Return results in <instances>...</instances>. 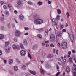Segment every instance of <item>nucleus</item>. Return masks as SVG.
Returning a JSON list of instances; mask_svg holds the SVG:
<instances>
[{"label":"nucleus","mask_w":76,"mask_h":76,"mask_svg":"<svg viewBox=\"0 0 76 76\" xmlns=\"http://www.w3.org/2000/svg\"><path fill=\"white\" fill-rule=\"evenodd\" d=\"M38 15L36 14L34 15L33 17L34 20V24H41L43 23V20L40 18H38Z\"/></svg>","instance_id":"f257e3e1"},{"label":"nucleus","mask_w":76,"mask_h":76,"mask_svg":"<svg viewBox=\"0 0 76 76\" xmlns=\"http://www.w3.org/2000/svg\"><path fill=\"white\" fill-rule=\"evenodd\" d=\"M67 43H66V42H63L62 43L61 46L62 47V48L64 49V48H67Z\"/></svg>","instance_id":"f03ea898"},{"label":"nucleus","mask_w":76,"mask_h":76,"mask_svg":"<svg viewBox=\"0 0 76 76\" xmlns=\"http://www.w3.org/2000/svg\"><path fill=\"white\" fill-rule=\"evenodd\" d=\"M50 39H51V41H52V42H54V41H55L56 40L55 39V35H54V34H51L50 36Z\"/></svg>","instance_id":"7ed1b4c3"},{"label":"nucleus","mask_w":76,"mask_h":76,"mask_svg":"<svg viewBox=\"0 0 76 76\" xmlns=\"http://www.w3.org/2000/svg\"><path fill=\"white\" fill-rule=\"evenodd\" d=\"M26 52L25 50H22L20 51V54L22 56H25V55H26Z\"/></svg>","instance_id":"20e7f679"},{"label":"nucleus","mask_w":76,"mask_h":76,"mask_svg":"<svg viewBox=\"0 0 76 76\" xmlns=\"http://www.w3.org/2000/svg\"><path fill=\"white\" fill-rule=\"evenodd\" d=\"M51 20L53 26H57V24L56 23V20L54 19L53 20L51 19Z\"/></svg>","instance_id":"39448f33"},{"label":"nucleus","mask_w":76,"mask_h":76,"mask_svg":"<svg viewBox=\"0 0 76 76\" xmlns=\"http://www.w3.org/2000/svg\"><path fill=\"white\" fill-rule=\"evenodd\" d=\"M17 4L18 6H21L22 4V0H18L17 1Z\"/></svg>","instance_id":"423d86ee"},{"label":"nucleus","mask_w":76,"mask_h":76,"mask_svg":"<svg viewBox=\"0 0 76 76\" xmlns=\"http://www.w3.org/2000/svg\"><path fill=\"white\" fill-rule=\"evenodd\" d=\"M65 72L67 73H69L70 72V69L69 66H67L66 69L65 70Z\"/></svg>","instance_id":"0eeeda50"},{"label":"nucleus","mask_w":76,"mask_h":76,"mask_svg":"<svg viewBox=\"0 0 76 76\" xmlns=\"http://www.w3.org/2000/svg\"><path fill=\"white\" fill-rule=\"evenodd\" d=\"M20 34V31L17 30L15 32V35L16 37H18V36H19Z\"/></svg>","instance_id":"6e6552de"},{"label":"nucleus","mask_w":76,"mask_h":76,"mask_svg":"<svg viewBox=\"0 0 76 76\" xmlns=\"http://www.w3.org/2000/svg\"><path fill=\"white\" fill-rule=\"evenodd\" d=\"M70 37H71V42L72 43L74 42L73 40H74V39L75 38V37L74 35L71 34L70 35Z\"/></svg>","instance_id":"1a4fd4ad"},{"label":"nucleus","mask_w":76,"mask_h":76,"mask_svg":"<svg viewBox=\"0 0 76 76\" xmlns=\"http://www.w3.org/2000/svg\"><path fill=\"white\" fill-rule=\"evenodd\" d=\"M38 47V46L37 45H34L32 47V49L34 50H37Z\"/></svg>","instance_id":"9d476101"},{"label":"nucleus","mask_w":76,"mask_h":76,"mask_svg":"<svg viewBox=\"0 0 76 76\" xmlns=\"http://www.w3.org/2000/svg\"><path fill=\"white\" fill-rule=\"evenodd\" d=\"M55 32L56 35H57V34H58V37H61V35H62V34H61V32H58L57 30H56L55 31Z\"/></svg>","instance_id":"9b49d317"},{"label":"nucleus","mask_w":76,"mask_h":76,"mask_svg":"<svg viewBox=\"0 0 76 76\" xmlns=\"http://www.w3.org/2000/svg\"><path fill=\"white\" fill-rule=\"evenodd\" d=\"M40 73L41 74H42V75H44V74L45 73L44 70L42 68H41Z\"/></svg>","instance_id":"f8f14e48"},{"label":"nucleus","mask_w":76,"mask_h":76,"mask_svg":"<svg viewBox=\"0 0 76 76\" xmlns=\"http://www.w3.org/2000/svg\"><path fill=\"white\" fill-rule=\"evenodd\" d=\"M23 44V45H26L28 44V43L27 42V41H26V40L25 39H24Z\"/></svg>","instance_id":"ddd939ff"},{"label":"nucleus","mask_w":76,"mask_h":76,"mask_svg":"<svg viewBox=\"0 0 76 76\" xmlns=\"http://www.w3.org/2000/svg\"><path fill=\"white\" fill-rule=\"evenodd\" d=\"M30 72L31 74H32L33 75H36V72L35 71H32L30 70Z\"/></svg>","instance_id":"4468645a"},{"label":"nucleus","mask_w":76,"mask_h":76,"mask_svg":"<svg viewBox=\"0 0 76 76\" xmlns=\"http://www.w3.org/2000/svg\"><path fill=\"white\" fill-rule=\"evenodd\" d=\"M4 13L7 16H9V15H10V13H9V12L7 11H5L4 12Z\"/></svg>","instance_id":"2eb2a0df"},{"label":"nucleus","mask_w":76,"mask_h":76,"mask_svg":"<svg viewBox=\"0 0 76 76\" xmlns=\"http://www.w3.org/2000/svg\"><path fill=\"white\" fill-rule=\"evenodd\" d=\"M19 18L20 20H23L24 18V16L22 15H21L19 16Z\"/></svg>","instance_id":"dca6fc26"},{"label":"nucleus","mask_w":76,"mask_h":76,"mask_svg":"<svg viewBox=\"0 0 76 76\" xmlns=\"http://www.w3.org/2000/svg\"><path fill=\"white\" fill-rule=\"evenodd\" d=\"M10 48L9 47L8 49H5V51L6 53H9L10 51Z\"/></svg>","instance_id":"f3484780"},{"label":"nucleus","mask_w":76,"mask_h":76,"mask_svg":"<svg viewBox=\"0 0 76 76\" xmlns=\"http://www.w3.org/2000/svg\"><path fill=\"white\" fill-rule=\"evenodd\" d=\"M13 63V59H10L9 60V64H12Z\"/></svg>","instance_id":"a211bd4d"},{"label":"nucleus","mask_w":76,"mask_h":76,"mask_svg":"<svg viewBox=\"0 0 76 76\" xmlns=\"http://www.w3.org/2000/svg\"><path fill=\"white\" fill-rule=\"evenodd\" d=\"M4 17H1V18L0 20L2 22H4Z\"/></svg>","instance_id":"6ab92c4d"},{"label":"nucleus","mask_w":76,"mask_h":76,"mask_svg":"<svg viewBox=\"0 0 76 76\" xmlns=\"http://www.w3.org/2000/svg\"><path fill=\"white\" fill-rule=\"evenodd\" d=\"M57 12L58 14H61V10L60 9H58L57 10Z\"/></svg>","instance_id":"aec40b11"},{"label":"nucleus","mask_w":76,"mask_h":76,"mask_svg":"<svg viewBox=\"0 0 76 76\" xmlns=\"http://www.w3.org/2000/svg\"><path fill=\"white\" fill-rule=\"evenodd\" d=\"M49 32V30H48V29H47L45 31V32L46 34V35L47 36L48 35V32Z\"/></svg>","instance_id":"412c9836"},{"label":"nucleus","mask_w":76,"mask_h":76,"mask_svg":"<svg viewBox=\"0 0 76 76\" xmlns=\"http://www.w3.org/2000/svg\"><path fill=\"white\" fill-rule=\"evenodd\" d=\"M37 4L39 6H41L42 4V2L41 1L38 2L37 3Z\"/></svg>","instance_id":"4be33fe9"},{"label":"nucleus","mask_w":76,"mask_h":76,"mask_svg":"<svg viewBox=\"0 0 76 76\" xmlns=\"http://www.w3.org/2000/svg\"><path fill=\"white\" fill-rule=\"evenodd\" d=\"M6 4V2L1 1V5H3V4Z\"/></svg>","instance_id":"5701e85b"},{"label":"nucleus","mask_w":76,"mask_h":76,"mask_svg":"<svg viewBox=\"0 0 76 76\" xmlns=\"http://www.w3.org/2000/svg\"><path fill=\"white\" fill-rule=\"evenodd\" d=\"M28 57L30 58V59H32V56H31V54H30V53H29L28 52Z\"/></svg>","instance_id":"b1692460"},{"label":"nucleus","mask_w":76,"mask_h":76,"mask_svg":"<svg viewBox=\"0 0 76 76\" xmlns=\"http://www.w3.org/2000/svg\"><path fill=\"white\" fill-rule=\"evenodd\" d=\"M22 69L23 70H25L26 69V66L25 65H23L22 66Z\"/></svg>","instance_id":"393cba45"},{"label":"nucleus","mask_w":76,"mask_h":76,"mask_svg":"<svg viewBox=\"0 0 76 76\" xmlns=\"http://www.w3.org/2000/svg\"><path fill=\"white\" fill-rule=\"evenodd\" d=\"M4 38V35L2 34H0V39H3V38Z\"/></svg>","instance_id":"a878e982"},{"label":"nucleus","mask_w":76,"mask_h":76,"mask_svg":"<svg viewBox=\"0 0 76 76\" xmlns=\"http://www.w3.org/2000/svg\"><path fill=\"white\" fill-rule=\"evenodd\" d=\"M14 70L15 71H17L18 70V66H15L14 67Z\"/></svg>","instance_id":"bb28decb"},{"label":"nucleus","mask_w":76,"mask_h":76,"mask_svg":"<svg viewBox=\"0 0 76 76\" xmlns=\"http://www.w3.org/2000/svg\"><path fill=\"white\" fill-rule=\"evenodd\" d=\"M60 15H57V17L56 18V19L57 20H60Z\"/></svg>","instance_id":"cd10ccee"},{"label":"nucleus","mask_w":76,"mask_h":76,"mask_svg":"<svg viewBox=\"0 0 76 76\" xmlns=\"http://www.w3.org/2000/svg\"><path fill=\"white\" fill-rule=\"evenodd\" d=\"M66 15L67 18H69L70 17V14L69 12H66Z\"/></svg>","instance_id":"c85d7f7f"},{"label":"nucleus","mask_w":76,"mask_h":76,"mask_svg":"<svg viewBox=\"0 0 76 76\" xmlns=\"http://www.w3.org/2000/svg\"><path fill=\"white\" fill-rule=\"evenodd\" d=\"M20 47L21 49H23L24 48V47H23V46L22 44H20Z\"/></svg>","instance_id":"c756f323"},{"label":"nucleus","mask_w":76,"mask_h":76,"mask_svg":"<svg viewBox=\"0 0 76 76\" xmlns=\"http://www.w3.org/2000/svg\"><path fill=\"white\" fill-rule=\"evenodd\" d=\"M37 37H38V38H42V36L39 34H38L37 35Z\"/></svg>","instance_id":"7c9ffc66"},{"label":"nucleus","mask_w":76,"mask_h":76,"mask_svg":"<svg viewBox=\"0 0 76 76\" xmlns=\"http://www.w3.org/2000/svg\"><path fill=\"white\" fill-rule=\"evenodd\" d=\"M3 8L4 9H6V10H7V7L6 6V5H4L3 6Z\"/></svg>","instance_id":"2f4dec72"},{"label":"nucleus","mask_w":76,"mask_h":76,"mask_svg":"<svg viewBox=\"0 0 76 76\" xmlns=\"http://www.w3.org/2000/svg\"><path fill=\"white\" fill-rule=\"evenodd\" d=\"M13 49H15L16 48L17 49V46L15 45H14L13 46Z\"/></svg>","instance_id":"473e14b6"},{"label":"nucleus","mask_w":76,"mask_h":76,"mask_svg":"<svg viewBox=\"0 0 76 76\" xmlns=\"http://www.w3.org/2000/svg\"><path fill=\"white\" fill-rule=\"evenodd\" d=\"M47 57H48V58H51V55H48V56H47Z\"/></svg>","instance_id":"72a5a7b5"},{"label":"nucleus","mask_w":76,"mask_h":76,"mask_svg":"<svg viewBox=\"0 0 76 76\" xmlns=\"http://www.w3.org/2000/svg\"><path fill=\"white\" fill-rule=\"evenodd\" d=\"M28 4H30V5H33V3L30 2V1H28Z\"/></svg>","instance_id":"f704fd0d"},{"label":"nucleus","mask_w":76,"mask_h":76,"mask_svg":"<svg viewBox=\"0 0 76 76\" xmlns=\"http://www.w3.org/2000/svg\"><path fill=\"white\" fill-rule=\"evenodd\" d=\"M56 42H58V40L59 39V38L57 37V36H56Z\"/></svg>","instance_id":"c9c22d12"},{"label":"nucleus","mask_w":76,"mask_h":76,"mask_svg":"<svg viewBox=\"0 0 76 76\" xmlns=\"http://www.w3.org/2000/svg\"><path fill=\"white\" fill-rule=\"evenodd\" d=\"M5 43L6 45H9V44H10V42H5Z\"/></svg>","instance_id":"e433bc0d"},{"label":"nucleus","mask_w":76,"mask_h":76,"mask_svg":"<svg viewBox=\"0 0 76 76\" xmlns=\"http://www.w3.org/2000/svg\"><path fill=\"white\" fill-rule=\"evenodd\" d=\"M72 72L73 73V74L74 76H76V72H74L73 71V70H72Z\"/></svg>","instance_id":"4c0bfd02"},{"label":"nucleus","mask_w":76,"mask_h":76,"mask_svg":"<svg viewBox=\"0 0 76 76\" xmlns=\"http://www.w3.org/2000/svg\"><path fill=\"white\" fill-rule=\"evenodd\" d=\"M20 49V46L19 45H18L17 46V50H19Z\"/></svg>","instance_id":"58836bf2"},{"label":"nucleus","mask_w":76,"mask_h":76,"mask_svg":"<svg viewBox=\"0 0 76 76\" xmlns=\"http://www.w3.org/2000/svg\"><path fill=\"white\" fill-rule=\"evenodd\" d=\"M69 60L70 61H71V62H72V63H73V61H72V58H70L69 59Z\"/></svg>","instance_id":"ea45409f"},{"label":"nucleus","mask_w":76,"mask_h":76,"mask_svg":"<svg viewBox=\"0 0 76 76\" xmlns=\"http://www.w3.org/2000/svg\"><path fill=\"white\" fill-rule=\"evenodd\" d=\"M39 31H43V30H44V28H39Z\"/></svg>","instance_id":"a19ab883"},{"label":"nucleus","mask_w":76,"mask_h":76,"mask_svg":"<svg viewBox=\"0 0 76 76\" xmlns=\"http://www.w3.org/2000/svg\"><path fill=\"white\" fill-rule=\"evenodd\" d=\"M8 7H12V5L11 4H8Z\"/></svg>","instance_id":"79ce46f5"},{"label":"nucleus","mask_w":76,"mask_h":76,"mask_svg":"<svg viewBox=\"0 0 76 76\" xmlns=\"http://www.w3.org/2000/svg\"><path fill=\"white\" fill-rule=\"evenodd\" d=\"M25 30H29V28L28 27H25Z\"/></svg>","instance_id":"37998d69"},{"label":"nucleus","mask_w":76,"mask_h":76,"mask_svg":"<svg viewBox=\"0 0 76 76\" xmlns=\"http://www.w3.org/2000/svg\"><path fill=\"white\" fill-rule=\"evenodd\" d=\"M14 41H15L16 42L18 40H17V38H14Z\"/></svg>","instance_id":"c03bdc74"},{"label":"nucleus","mask_w":76,"mask_h":76,"mask_svg":"<svg viewBox=\"0 0 76 76\" xmlns=\"http://www.w3.org/2000/svg\"><path fill=\"white\" fill-rule=\"evenodd\" d=\"M60 72H58L56 74V76H58V75H60Z\"/></svg>","instance_id":"a18cd8bd"},{"label":"nucleus","mask_w":76,"mask_h":76,"mask_svg":"<svg viewBox=\"0 0 76 76\" xmlns=\"http://www.w3.org/2000/svg\"><path fill=\"white\" fill-rule=\"evenodd\" d=\"M61 28V29L62 28H63V27H64V26L63 25H61L60 26Z\"/></svg>","instance_id":"49530a36"},{"label":"nucleus","mask_w":76,"mask_h":76,"mask_svg":"<svg viewBox=\"0 0 76 76\" xmlns=\"http://www.w3.org/2000/svg\"><path fill=\"white\" fill-rule=\"evenodd\" d=\"M62 31L64 32H66V29H63L62 30Z\"/></svg>","instance_id":"de8ad7c7"},{"label":"nucleus","mask_w":76,"mask_h":76,"mask_svg":"<svg viewBox=\"0 0 76 76\" xmlns=\"http://www.w3.org/2000/svg\"><path fill=\"white\" fill-rule=\"evenodd\" d=\"M50 46L52 47H54V46L53 45V44H51L50 45Z\"/></svg>","instance_id":"09e8293b"},{"label":"nucleus","mask_w":76,"mask_h":76,"mask_svg":"<svg viewBox=\"0 0 76 76\" xmlns=\"http://www.w3.org/2000/svg\"><path fill=\"white\" fill-rule=\"evenodd\" d=\"M2 55V51L0 50V56H1Z\"/></svg>","instance_id":"8fccbe9b"},{"label":"nucleus","mask_w":76,"mask_h":76,"mask_svg":"<svg viewBox=\"0 0 76 76\" xmlns=\"http://www.w3.org/2000/svg\"><path fill=\"white\" fill-rule=\"evenodd\" d=\"M56 53L57 55H58V50H57L56 52Z\"/></svg>","instance_id":"3c124183"},{"label":"nucleus","mask_w":76,"mask_h":76,"mask_svg":"<svg viewBox=\"0 0 76 76\" xmlns=\"http://www.w3.org/2000/svg\"><path fill=\"white\" fill-rule=\"evenodd\" d=\"M49 42H50V41H45V43H47V44H48V43H49Z\"/></svg>","instance_id":"603ef678"},{"label":"nucleus","mask_w":76,"mask_h":76,"mask_svg":"<svg viewBox=\"0 0 76 76\" xmlns=\"http://www.w3.org/2000/svg\"><path fill=\"white\" fill-rule=\"evenodd\" d=\"M24 35H29V33H24Z\"/></svg>","instance_id":"864d4df0"},{"label":"nucleus","mask_w":76,"mask_h":76,"mask_svg":"<svg viewBox=\"0 0 76 76\" xmlns=\"http://www.w3.org/2000/svg\"><path fill=\"white\" fill-rule=\"evenodd\" d=\"M10 73L12 75V74H13V72H12V71H10Z\"/></svg>","instance_id":"5fc2aeb1"},{"label":"nucleus","mask_w":76,"mask_h":76,"mask_svg":"<svg viewBox=\"0 0 76 76\" xmlns=\"http://www.w3.org/2000/svg\"><path fill=\"white\" fill-rule=\"evenodd\" d=\"M1 29H2V30H3V29H4V27L2 26L1 27Z\"/></svg>","instance_id":"6e6d98bb"},{"label":"nucleus","mask_w":76,"mask_h":76,"mask_svg":"<svg viewBox=\"0 0 76 76\" xmlns=\"http://www.w3.org/2000/svg\"><path fill=\"white\" fill-rule=\"evenodd\" d=\"M72 51L73 53H75V51L74 50H72Z\"/></svg>","instance_id":"4d7b16f0"},{"label":"nucleus","mask_w":76,"mask_h":76,"mask_svg":"<svg viewBox=\"0 0 76 76\" xmlns=\"http://www.w3.org/2000/svg\"><path fill=\"white\" fill-rule=\"evenodd\" d=\"M7 61H6V60H4V63H6V62H7Z\"/></svg>","instance_id":"13d9d810"},{"label":"nucleus","mask_w":76,"mask_h":76,"mask_svg":"<svg viewBox=\"0 0 76 76\" xmlns=\"http://www.w3.org/2000/svg\"><path fill=\"white\" fill-rule=\"evenodd\" d=\"M69 55H71V52L70 51H69L68 52Z\"/></svg>","instance_id":"bf43d9fd"},{"label":"nucleus","mask_w":76,"mask_h":76,"mask_svg":"<svg viewBox=\"0 0 76 76\" xmlns=\"http://www.w3.org/2000/svg\"><path fill=\"white\" fill-rule=\"evenodd\" d=\"M8 28H10V24H8Z\"/></svg>","instance_id":"052dcab7"},{"label":"nucleus","mask_w":76,"mask_h":76,"mask_svg":"<svg viewBox=\"0 0 76 76\" xmlns=\"http://www.w3.org/2000/svg\"><path fill=\"white\" fill-rule=\"evenodd\" d=\"M62 76H65V72H64V73H63V75H62Z\"/></svg>","instance_id":"680f3d73"},{"label":"nucleus","mask_w":76,"mask_h":76,"mask_svg":"<svg viewBox=\"0 0 76 76\" xmlns=\"http://www.w3.org/2000/svg\"><path fill=\"white\" fill-rule=\"evenodd\" d=\"M12 26L13 28H14L15 26V24H12Z\"/></svg>","instance_id":"e2e57ef3"},{"label":"nucleus","mask_w":76,"mask_h":76,"mask_svg":"<svg viewBox=\"0 0 76 76\" xmlns=\"http://www.w3.org/2000/svg\"><path fill=\"white\" fill-rule=\"evenodd\" d=\"M14 13L15 14H16L18 13V12L16 11H14Z\"/></svg>","instance_id":"0e129e2a"},{"label":"nucleus","mask_w":76,"mask_h":76,"mask_svg":"<svg viewBox=\"0 0 76 76\" xmlns=\"http://www.w3.org/2000/svg\"><path fill=\"white\" fill-rule=\"evenodd\" d=\"M73 66H74V67L76 68V64H73Z\"/></svg>","instance_id":"69168bd1"},{"label":"nucleus","mask_w":76,"mask_h":76,"mask_svg":"<svg viewBox=\"0 0 76 76\" xmlns=\"http://www.w3.org/2000/svg\"><path fill=\"white\" fill-rule=\"evenodd\" d=\"M46 46L47 47H49V45L48 44H46Z\"/></svg>","instance_id":"338daca9"},{"label":"nucleus","mask_w":76,"mask_h":76,"mask_svg":"<svg viewBox=\"0 0 76 76\" xmlns=\"http://www.w3.org/2000/svg\"><path fill=\"white\" fill-rule=\"evenodd\" d=\"M74 71H75V72H76V68H74Z\"/></svg>","instance_id":"774afa93"}]
</instances>
